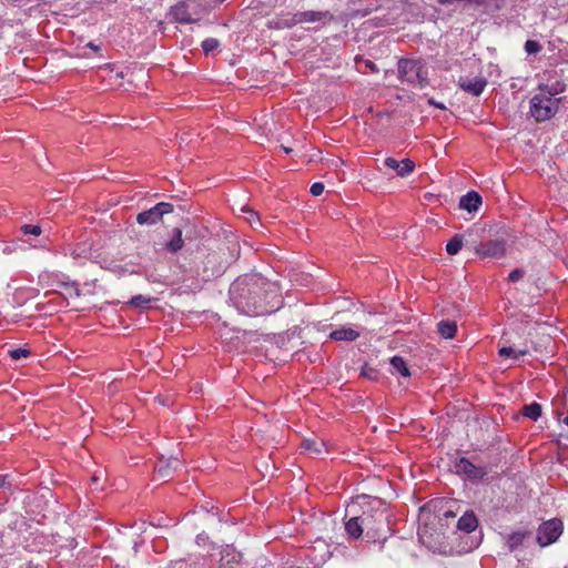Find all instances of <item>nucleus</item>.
<instances>
[{"mask_svg":"<svg viewBox=\"0 0 568 568\" xmlns=\"http://www.w3.org/2000/svg\"><path fill=\"white\" fill-rule=\"evenodd\" d=\"M270 286L262 278L250 280V282H237L234 291L241 290L236 304L248 316H263L275 311L274 306H268L267 297Z\"/></svg>","mask_w":568,"mask_h":568,"instance_id":"1","label":"nucleus"},{"mask_svg":"<svg viewBox=\"0 0 568 568\" xmlns=\"http://www.w3.org/2000/svg\"><path fill=\"white\" fill-rule=\"evenodd\" d=\"M398 77L416 88H425L428 84L427 71L423 63L414 59H400L397 65Z\"/></svg>","mask_w":568,"mask_h":568,"instance_id":"2","label":"nucleus"},{"mask_svg":"<svg viewBox=\"0 0 568 568\" xmlns=\"http://www.w3.org/2000/svg\"><path fill=\"white\" fill-rule=\"evenodd\" d=\"M558 101L551 94H535L530 100V114L537 122L551 119L558 110Z\"/></svg>","mask_w":568,"mask_h":568,"instance_id":"3","label":"nucleus"},{"mask_svg":"<svg viewBox=\"0 0 568 568\" xmlns=\"http://www.w3.org/2000/svg\"><path fill=\"white\" fill-rule=\"evenodd\" d=\"M364 530H366V536L372 539L381 538L383 532H385V527L387 526V511L385 509L376 510L374 514L363 513L361 515Z\"/></svg>","mask_w":568,"mask_h":568,"instance_id":"4","label":"nucleus"},{"mask_svg":"<svg viewBox=\"0 0 568 568\" xmlns=\"http://www.w3.org/2000/svg\"><path fill=\"white\" fill-rule=\"evenodd\" d=\"M564 531V524L559 518L544 521L537 530V542L540 547H547L558 540Z\"/></svg>","mask_w":568,"mask_h":568,"instance_id":"5","label":"nucleus"},{"mask_svg":"<svg viewBox=\"0 0 568 568\" xmlns=\"http://www.w3.org/2000/svg\"><path fill=\"white\" fill-rule=\"evenodd\" d=\"M199 7L196 0H183L171 8L170 16L179 23H194L197 21Z\"/></svg>","mask_w":568,"mask_h":568,"instance_id":"6","label":"nucleus"},{"mask_svg":"<svg viewBox=\"0 0 568 568\" xmlns=\"http://www.w3.org/2000/svg\"><path fill=\"white\" fill-rule=\"evenodd\" d=\"M173 204L168 202H160L149 210L142 211L136 215V223L140 225L152 226L160 222L165 214L173 212Z\"/></svg>","mask_w":568,"mask_h":568,"instance_id":"7","label":"nucleus"},{"mask_svg":"<svg viewBox=\"0 0 568 568\" xmlns=\"http://www.w3.org/2000/svg\"><path fill=\"white\" fill-rule=\"evenodd\" d=\"M453 469L457 475H464L471 480L483 479L488 474V469L486 467L477 466L466 457L455 459Z\"/></svg>","mask_w":568,"mask_h":568,"instance_id":"8","label":"nucleus"},{"mask_svg":"<svg viewBox=\"0 0 568 568\" xmlns=\"http://www.w3.org/2000/svg\"><path fill=\"white\" fill-rule=\"evenodd\" d=\"M475 251L483 258H500L505 255L506 248L504 241L490 240L477 245Z\"/></svg>","mask_w":568,"mask_h":568,"instance_id":"9","label":"nucleus"},{"mask_svg":"<svg viewBox=\"0 0 568 568\" xmlns=\"http://www.w3.org/2000/svg\"><path fill=\"white\" fill-rule=\"evenodd\" d=\"M457 84L465 92H467L474 97H478L485 90V88L487 85V81L485 78H481V77H476L473 79H469L467 77H460Z\"/></svg>","mask_w":568,"mask_h":568,"instance_id":"10","label":"nucleus"},{"mask_svg":"<svg viewBox=\"0 0 568 568\" xmlns=\"http://www.w3.org/2000/svg\"><path fill=\"white\" fill-rule=\"evenodd\" d=\"M384 165L388 169H392L396 172V174L400 178H407L415 170V162L410 159L396 160L395 158H386L384 161Z\"/></svg>","mask_w":568,"mask_h":568,"instance_id":"11","label":"nucleus"},{"mask_svg":"<svg viewBox=\"0 0 568 568\" xmlns=\"http://www.w3.org/2000/svg\"><path fill=\"white\" fill-rule=\"evenodd\" d=\"M361 336V331L352 327H339L329 334V337L337 342H353Z\"/></svg>","mask_w":568,"mask_h":568,"instance_id":"12","label":"nucleus"},{"mask_svg":"<svg viewBox=\"0 0 568 568\" xmlns=\"http://www.w3.org/2000/svg\"><path fill=\"white\" fill-rule=\"evenodd\" d=\"M481 196L475 192L470 191L466 195L462 196L459 201V207L466 210L467 212L471 213L479 209L481 205Z\"/></svg>","mask_w":568,"mask_h":568,"instance_id":"13","label":"nucleus"},{"mask_svg":"<svg viewBox=\"0 0 568 568\" xmlns=\"http://www.w3.org/2000/svg\"><path fill=\"white\" fill-rule=\"evenodd\" d=\"M326 18H331V14L329 12H322V11H313V10H310V11H304V12H298L294 16V22L295 23H303V22H310V23H313V22H318V21H322Z\"/></svg>","mask_w":568,"mask_h":568,"instance_id":"14","label":"nucleus"},{"mask_svg":"<svg viewBox=\"0 0 568 568\" xmlns=\"http://www.w3.org/2000/svg\"><path fill=\"white\" fill-rule=\"evenodd\" d=\"M478 526V520L473 511L465 513L457 521L459 530L465 532L474 531Z\"/></svg>","mask_w":568,"mask_h":568,"instance_id":"15","label":"nucleus"},{"mask_svg":"<svg viewBox=\"0 0 568 568\" xmlns=\"http://www.w3.org/2000/svg\"><path fill=\"white\" fill-rule=\"evenodd\" d=\"M345 529L352 538H359L364 530L361 516L352 517L345 523Z\"/></svg>","mask_w":568,"mask_h":568,"instance_id":"16","label":"nucleus"},{"mask_svg":"<svg viewBox=\"0 0 568 568\" xmlns=\"http://www.w3.org/2000/svg\"><path fill=\"white\" fill-rule=\"evenodd\" d=\"M184 241L182 237V230L179 227H175L173 230V236L172 239L165 244V247L171 253H176L183 248Z\"/></svg>","mask_w":568,"mask_h":568,"instance_id":"17","label":"nucleus"},{"mask_svg":"<svg viewBox=\"0 0 568 568\" xmlns=\"http://www.w3.org/2000/svg\"><path fill=\"white\" fill-rule=\"evenodd\" d=\"M437 331L444 338H453L457 332V324L455 321H440L437 324Z\"/></svg>","mask_w":568,"mask_h":568,"instance_id":"18","label":"nucleus"},{"mask_svg":"<svg viewBox=\"0 0 568 568\" xmlns=\"http://www.w3.org/2000/svg\"><path fill=\"white\" fill-rule=\"evenodd\" d=\"M181 466L179 458H170L166 462L160 460L156 466L159 474L163 477L169 476L172 470H176Z\"/></svg>","mask_w":568,"mask_h":568,"instance_id":"19","label":"nucleus"},{"mask_svg":"<svg viewBox=\"0 0 568 568\" xmlns=\"http://www.w3.org/2000/svg\"><path fill=\"white\" fill-rule=\"evenodd\" d=\"M529 536L528 531H515L508 536L507 545L513 551L523 545L524 540Z\"/></svg>","mask_w":568,"mask_h":568,"instance_id":"20","label":"nucleus"},{"mask_svg":"<svg viewBox=\"0 0 568 568\" xmlns=\"http://www.w3.org/2000/svg\"><path fill=\"white\" fill-rule=\"evenodd\" d=\"M152 302V297L146 295H135L133 296L129 302L128 305L134 308L139 310H148L150 307V304Z\"/></svg>","mask_w":568,"mask_h":568,"instance_id":"21","label":"nucleus"},{"mask_svg":"<svg viewBox=\"0 0 568 568\" xmlns=\"http://www.w3.org/2000/svg\"><path fill=\"white\" fill-rule=\"evenodd\" d=\"M394 371L400 374L404 377L410 376L409 368L406 365V362L400 356H393L389 361Z\"/></svg>","mask_w":568,"mask_h":568,"instance_id":"22","label":"nucleus"},{"mask_svg":"<svg viewBox=\"0 0 568 568\" xmlns=\"http://www.w3.org/2000/svg\"><path fill=\"white\" fill-rule=\"evenodd\" d=\"M521 413L525 417H528L531 420H537L541 416V406L535 402L529 405H525Z\"/></svg>","mask_w":568,"mask_h":568,"instance_id":"23","label":"nucleus"},{"mask_svg":"<svg viewBox=\"0 0 568 568\" xmlns=\"http://www.w3.org/2000/svg\"><path fill=\"white\" fill-rule=\"evenodd\" d=\"M462 247H463V236L457 234L447 242L446 252L449 255H456L462 250Z\"/></svg>","mask_w":568,"mask_h":568,"instance_id":"24","label":"nucleus"},{"mask_svg":"<svg viewBox=\"0 0 568 568\" xmlns=\"http://www.w3.org/2000/svg\"><path fill=\"white\" fill-rule=\"evenodd\" d=\"M527 353H528L527 349L516 351L515 348H513L510 346H504V347L499 348V351H498L499 356L513 357V358H518L520 356H525Z\"/></svg>","mask_w":568,"mask_h":568,"instance_id":"25","label":"nucleus"},{"mask_svg":"<svg viewBox=\"0 0 568 568\" xmlns=\"http://www.w3.org/2000/svg\"><path fill=\"white\" fill-rule=\"evenodd\" d=\"M8 355L13 359V361H19L21 358H27L31 355V351L27 347H17V348H11V349H8Z\"/></svg>","mask_w":568,"mask_h":568,"instance_id":"26","label":"nucleus"},{"mask_svg":"<svg viewBox=\"0 0 568 568\" xmlns=\"http://www.w3.org/2000/svg\"><path fill=\"white\" fill-rule=\"evenodd\" d=\"M220 47V41L215 38H207L202 42V49L207 54Z\"/></svg>","mask_w":568,"mask_h":568,"instance_id":"27","label":"nucleus"},{"mask_svg":"<svg viewBox=\"0 0 568 568\" xmlns=\"http://www.w3.org/2000/svg\"><path fill=\"white\" fill-rule=\"evenodd\" d=\"M542 50V45L536 40H527L525 43V51L528 54H536Z\"/></svg>","mask_w":568,"mask_h":568,"instance_id":"28","label":"nucleus"},{"mask_svg":"<svg viewBox=\"0 0 568 568\" xmlns=\"http://www.w3.org/2000/svg\"><path fill=\"white\" fill-rule=\"evenodd\" d=\"M20 230L26 235L30 234V235L39 236L42 233L41 227L39 225H33V224H23Z\"/></svg>","mask_w":568,"mask_h":568,"instance_id":"29","label":"nucleus"},{"mask_svg":"<svg viewBox=\"0 0 568 568\" xmlns=\"http://www.w3.org/2000/svg\"><path fill=\"white\" fill-rule=\"evenodd\" d=\"M362 375L371 381H377L379 376V372L376 368H373L368 365H365L362 368Z\"/></svg>","mask_w":568,"mask_h":568,"instance_id":"30","label":"nucleus"},{"mask_svg":"<svg viewBox=\"0 0 568 568\" xmlns=\"http://www.w3.org/2000/svg\"><path fill=\"white\" fill-rule=\"evenodd\" d=\"M242 211L247 214L246 220L247 222L253 225L254 223L260 222V217L255 211H253L250 207H243Z\"/></svg>","mask_w":568,"mask_h":568,"instance_id":"31","label":"nucleus"},{"mask_svg":"<svg viewBox=\"0 0 568 568\" xmlns=\"http://www.w3.org/2000/svg\"><path fill=\"white\" fill-rule=\"evenodd\" d=\"M525 275V272L521 268H515L508 275V281L510 282H518L521 280Z\"/></svg>","mask_w":568,"mask_h":568,"instance_id":"32","label":"nucleus"},{"mask_svg":"<svg viewBox=\"0 0 568 568\" xmlns=\"http://www.w3.org/2000/svg\"><path fill=\"white\" fill-rule=\"evenodd\" d=\"M310 192L314 196H320L324 192V184L322 182H315L311 185Z\"/></svg>","mask_w":568,"mask_h":568,"instance_id":"33","label":"nucleus"},{"mask_svg":"<svg viewBox=\"0 0 568 568\" xmlns=\"http://www.w3.org/2000/svg\"><path fill=\"white\" fill-rule=\"evenodd\" d=\"M314 444H315L314 442H312V440H310V439H305V440L303 442V447H304L305 449H307V450H314V452H316V453H320V449L314 448Z\"/></svg>","mask_w":568,"mask_h":568,"instance_id":"34","label":"nucleus"},{"mask_svg":"<svg viewBox=\"0 0 568 568\" xmlns=\"http://www.w3.org/2000/svg\"><path fill=\"white\" fill-rule=\"evenodd\" d=\"M8 478H9L8 475H0V488H3L7 485H9Z\"/></svg>","mask_w":568,"mask_h":568,"instance_id":"35","label":"nucleus"},{"mask_svg":"<svg viewBox=\"0 0 568 568\" xmlns=\"http://www.w3.org/2000/svg\"><path fill=\"white\" fill-rule=\"evenodd\" d=\"M428 102H429V104L435 105L438 109H442V110L445 109L444 104L435 102L434 100H429Z\"/></svg>","mask_w":568,"mask_h":568,"instance_id":"36","label":"nucleus"},{"mask_svg":"<svg viewBox=\"0 0 568 568\" xmlns=\"http://www.w3.org/2000/svg\"><path fill=\"white\" fill-rule=\"evenodd\" d=\"M281 148L284 150L285 153H291L292 152V149L291 148H287V146H284V145H281Z\"/></svg>","mask_w":568,"mask_h":568,"instance_id":"37","label":"nucleus"},{"mask_svg":"<svg viewBox=\"0 0 568 568\" xmlns=\"http://www.w3.org/2000/svg\"><path fill=\"white\" fill-rule=\"evenodd\" d=\"M88 47H89V48H91V49H93V50H98V49H99V47H98V45H94L92 42H89V43H88Z\"/></svg>","mask_w":568,"mask_h":568,"instance_id":"38","label":"nucleus"},{"mask_svg":"<svg viewBox=\"0 0 568 568\" xmlns=\"http://www.w3.org/2000/svg\"><path fill=\"white\" fill-rule=\"evenodd\" d=\"M367 65L369 67V69L376 70V67H375V64L373 62L368 61Z\"/></svg>","mask_w":568,"mask_h":568,"instance_id":"39","label":"nucleus"},{"mask_svg":"<svg viewBox=\"0 0 568 568\" xmlns=\"http://www.w3.org/2000/svg\"><path fill=\"white\" fill-rule=\"evenodd\" d=\"M445 516H446V517H448V516H452V517H453V516H454V514H453L452 511H446Z\"/></svg>","mask_w":568,"mask_h":568,"instance_id":"40","label":"nucleus"}]
</instances>
